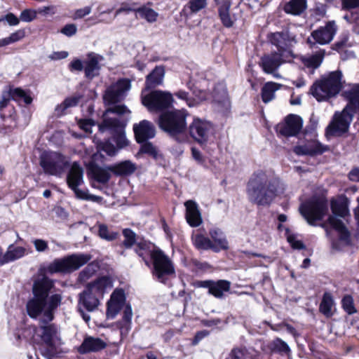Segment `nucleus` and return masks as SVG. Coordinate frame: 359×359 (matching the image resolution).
I'll use <instances>...</instances> for the list:
<instances>
[{
  "label": "nucleus",
  "instance_id": "obj_1",
  "mask_svg": "<svg viewBox=\"0 0 359 359\" xmlns=\"http://www.w3.org/2000/svg\"><path fill=\"white\" fill-rule=\"evenodd\" d=\"M89 254H72L62 258L55 259L47 266L41 269L43 274L33 282L32 297L26 303V312L32 319L43 316V322L48 323L55 318V313L62 301L61 293H53L55 290V280L46 276L48 274L72 273L86 264L90 259Z\"/></svg>",
  "mask_w": 359,
  "mask_h": 359
},
{
  "label": "nucleus",
  "instance_id": "obj_2",
  "mask_svg": "<svg viewBox=\"0 0 359 359\" xmlns=\"http://www.w3.org/2000/svg\"><path fill=\"white\" fill-rule=\"evenodd\" d=\"M282 183L279 177L258 170L250 177L246 184L248 201L257 206L269 207L278 196Z\"/></svg>",
  "mask_w": 359,
  "mask_h": 359
},
{
  "label": "nucleus",
  "instance_id": "obj_3",
  "mask_svg": "<svg viewBox=\"0 0 359 359\" xmlns=\"http://www.w3.org/2000/svg\"><path fill=\"white\" fill-rule=\"evenodd\" d=\"M188 112L185 109H172L161 113L157 124L159 128L179 143L187 142L184 135L187 130V117Z\"/></svg>",
  "mask_w": 359,
  "mask_h": 359
},
{
  "label": "nucleus",
  "instance_id": "obj_4",
  "mask_svg": "<svg viewBox=\"0 0 359 359\" xmlns=\"http://www.w3.org/2000/svg\"><path fill=\"white\" fill-rule=\"evenodd\" d=\"M342 74L341 71L331 72L327 76L316 80L310 88V93L321 102L334 97L341 90Z\"/></svg>",
  "mask_w": 359,
  "mask_h": 359
},
{
  "label": "nucleus",
  "instance_id": "obj_5",
  "mask_svg": "<svg viewBox=\"0 0 359 359\" xmlns=\"http://www.w3.org/2000/svg\"><path fill=\"white\" fill-rule=\"evenodd\" d=\"M152 276L160 283L165 284L168 277L175 276V269L172 261L161 249H158L152 254L150 266Z\"/></svg>",
  "mask_w": 359,
  "mask_h": 359
},
{
  "label": "nucleus",
  "instance_id": "obj_6",
  "mask_svg": "<svg viewBox=\"0 0 359 359\" xmlns=\"http://www.w3.org/2000/svg\"><path fill=\"white\" fill-rule=\"evenodd\" d=\"M328 210L327 200L323 196H313L302 203L299 212L311 226L323 219Z\"/></svg>",
  "mask_w": 359,
  "mask_h": 359
},
{
  "label": "nucleus",
  "instance_id": "obj_7",
  "mask_svg": "<svg viewBox=\"0 0 359 359\" xmlns=\"http://www.w3.org/2000/svg\"><path fill=\"white\" fill-rule=\"evenodd\" d=\"M66 177L68 187L73 191L75 196L81 200L97 201L98 196L89 194L88 189L82 190L79 186L83 184V169L78 161L70 165Z\"/></svg>",
  "mask_w": 359,
  "mask_h": 359
},
{
  "label": "nucleus",
  "instance_id": "obj_8",
  "mask_svg": "<svg viewBox=\"0 0 359 359\" xmlns=\"http://www.w3.org/2000/svg\"><path fill=\"white\" fill-rule=\"evenodd\" d=\"M172 94L168 91L153 90L149 93L142 96V104L150 112L163 113L173 106Z\"/></svg>",
  "mask_w": 359,
  "mask_h": 359
},
{
  "label": "nucleus",
  "instance_id": "obj_9",
  "mask_svg": "<svg viewBox=\"0 0 359 359\" xmlns=\"http://www.w3.org/2000/svg\"><path fill=\"white\" fill-rule=\"evenodd\" d=\"M103 60V57L93 52L87 54V60L82 61L79 58L74 59L68 65L70 72L84 71L86 79L92 80L99 76L101 66L100 62Z\"/></svg>",
  "mask_w": 359,
  "mask_h": 359
},
{
  "label": "nucleus",
  "instance_id": "obj_10",
  "mask_svg": "<svg viewBox=\"0 0 359 359\" xmlns=\"http://www.w3.org/2000/svg\"><path fill=\"white\" fill-rule=\"evenodd\" d=\"M40 165L46 174L60 176L69 168L70 162L62 154L54 152L42 155Z\"/></svg>",
  "mask_w": 359,
  "mask_h": 359
},
{
  "label": "nucleus",
  "instance_id": "obj_11",
  "mask_svg": "<svg viewBox=\"0 0 359 359\" xmlns=\"http://www.w3.org/2000/svg\"><path fill=\"white\" fill-rule=\"evenodd\" d=\"M213 130V124L208 121L194 117L192 122L187 126L189 136L199 146H206Z\"/></svg>",
  "mask_w": 359,
  "mask_h": 359
},
{
  "label": "nucleus",
  "instance_id": "obj_12",
  "mask_svg": "<svg viewBox=\"0 0 359 359\" xmlns=\"http://www.w3.org/2000/svg\"><path fill=\"white\" fill-rule=\"evenodd\" d=\"M303 123V119L300 116L290 114L276 125L274 129L279 137H297L302 130Z\"/></svg>",
  "mask_w": 359,
  "mask_h": 359
},
{
  "label": "nucleus",
  "instance_id": "obj_13",
  "mask_svg": "<svg viewBox=\"0 0 359 359\" xmlns=\"http://www.w3.org/2000/svg\"><path fill=\"white\" fill-rule=\"evenodd\" d=\"M353 114L344 108L341 112H336L332 121L325 129L326 135L341 136L348 131L353 120Z\"/></svg>",
  "mask_w": 359,
  "mask_h": 359
},
{
  "label": "nucleus",
  "instance_id": "obj_14",
  "mask_svg": "<svg viewBox=\"0 0 359 359\" xmlns=\"http://www.w3.org/2000/svg\"><path fill=\"white\" fill-rule=\"evenodd\" d=\"M42 332L41 339L46 345V348L41 351L43 356L47 359H53L57 356V348L55 338L57 337V329L55 324H48L40 327Z\"/></svg>",
  "mask_w": 359,
  "mask_h": 359
},
{
  "label": "nucleus",
  "instance_id": "obj_15",
  "mask_svg": "<svg viewBox=\"0 0 359 359\" xmlns=\"http://www.w3.org/2000/svg\"><path fill=\"white\" fill-rule=\"evenodd\" d=\"M285 53L273 51L270 54L264 55L261 59L259 65L266 74H272L285 62L283 57Z\"/></svg>",
  "mask_w": 359,
  "mask_h": 359
},
{
  "label": "nucleus",
  "instance_id": "obj_16",
  "mask_svg": "<svg viewBox=\"0 0 359 359\" xmlns=\"http://www.w3.org/2000/svg\"><path fill=\"white\" fill-rule=\"evenodd\" d=\"M133 132L137 143L146 142L154 138L156 135L154 125L147 120H142L139 123H135L133 125Z\"/></svg>",
  "mask_w": 359,
  "mask_h": 359
},
{
  "label": "nucleus",
  "instance_id": "obj_17",
  "mask_svg": "<svg viewBox=\"0 0 359 359\" xmlns=\"http://www.w3.org/2000/svg\"><path fill=\"white\" fill-rule=\"evenodd\" d=\"M329 150V147L323 145L317 140L310 141L308 144L304 145L295 146L293 151L297 156H316L322 155Z\"/></svg>",
  "mask_w": 359,
  "mask_h": 359
},
{
  "label": "nucleus",
  "instance_id": "obj_18",
  "mask_svg": "<svg viewBox=\"0 0 359 359\" xmlns=\"http://www.w3.org/2000/svg\"><path fill=\"white\" fill-rule=\"evenodd\" d=\"M158 249L159 248L154 243L141 238L135 245L134 252L141 258L147 266L150 267V259H151L152 254Z\"/></svg>",
  "mask_w": 359,
  "mask_h": 359
},
{
  "label": "nucleus",
  "instance_id": "obj_19",
  "mask_svg": "<svg viewBox=\"0 0 359 359\" xmlns=\"http://www.w3.org/2000/svg\"><path fill=\"white\" fill-rule=\"evenodd\" d=\"M165 74L163 65H156L145 77L143 91L154 90L156 87L163 85Z\"/></svg>",
  "mask_w": 359,
  "mask_h": 359
},
{
  "label": "nucleus",
  "instance_id": "obj_20",
  "mask_svg": "<svg viewBox=\"0 0 359 359\" xmlns=\"http://www.w3.org/2000/svg\"><path fill=\"white\" fill-rule=\"evenodd\" d=\"M327 222L330 227L338 234L339 241L346 246L352 245L351 234L344 223L334 216H330Z\"/></svg>",
  "mask_w": 359,
  "mask_h": 359
},
{
  "label": "nucleus",
  "instance_id": "obj_21",
  "mask_svg": "<svg viewBox=\"0 0 359 359\" xmlns=\"http://www.w3.org/2000/svg\"><path fill=\"white\" fill-rule=\"evenodd\" d=\"M336 32L337 28L334 22L329 21L325 27H321L313 31L311 36L318 43L324 45L332 40Z\"/></svg>",
  "mask_w": 359,
  "mask_h": 359
},
{
  "label": "nucleus",
  "instance_id": "obj_22",
  "mask_svg": "<svg viewBox=\"0 0 359 359\" xmlns=\"http://www.w3.org/2000/svg\"><path fill=\"white\" fill-rule=\"evenodd\" d=\"M100 304L97 295L86 287L79 294L78 306L83 308L88 312H93L95 311L98 308Z\"/></svg>",
  "mask_w": 359,
  "mask_h": 359
},
{
  "label": "nucleus",
  "instance_id": "obj_23",
  "mask_svg": "<svg viewBox=\"0 0 359 359\" xmlns=\"http://www.w3.org/2000/svg\"><path fill=\"white\" fill-rule=\"evenodd\" d=\"M107 347V344L100 338L91 336L86 337L78 347V352L80 354H87L93 352H98Z\"/></svg>",
  "mask_w": 359,
  "mask_h": 359
},
{
  "label": "nucleus",
  "instance_id": "obj_24",
  "mask_svg": "<svg viewBox=\"0 0 359 359\" xmlns=\"http://www.w3.org/2000/svg\"><path fill=\"white\" fill-rule=\"evenodd\" d=\"M186 208L185 217L187 223L191 227L199 226L203 220L198 204L192 200H189L184 203Z\"/></svg>",
  "mask_w": 359,
  "mask_h": 359
},
{
  "label": "nucleus",
  "instance_id": "obj_25",
  "mask_svg": "<svg viewBox=\"0 0 359 359\" xmlns=\"http://www.w3.org/2000/svg\"><path fill=\"white\" fill-rule=\"evenodd\" d=\"M88 176L95 182L102 184H106L111 179L109 170L102 168L94 162L89 163L87 167Z\"/></svg>",
  "mask_w": 359,
  "mask_h": 359
},
{
  "label": "nucleus",
  "instance_id": "obj_26",
  "mask_svg": "<svg viewBox=\"0 0 359 359\" xmlns=\"http://www.w3.org/2000/svg\"><path fill=\"white\" fill-rule=\"evenodd\" d=\"M85 287L96 295L102 297L108 288L113 287V280L109 276H102L87 283Z\"/></svg>",
  "mask_w": 359,
  "mask_h": 359
},
{
  "label": "nucleus",
  "instance_id": "obj_27",
  "mask_svg": "<svg viewBox=\"0 0 359 359\" xmlns=\"http://www.w3.org/2000/svg\"><path fill=\"white\" fill-rule=\"evenodd\" d=\"M107 169L116 177H128L137 170L136 164L130 160H125L107 166Z\"/></svg>",
  "mask_w": 359,
  "mask_h": 359
},
{
  "label": "nucleus",
  "instance_id": "obj_28",
  "mask_svg": "<svg viewBox=\"0 0 359 359\" xmlns=\"http://www.w3.org/2000/svg\"><path fill=\"white\" fill-rule=\"evenodd\" d=\"M4 115H0L2 121L0 133L6 135L18 128V114L15 108H10V111L6 112Z\"/></svg>",
  "mask_w": 359,
  "mask_h": 359
},
{
  "label": "nucleus",
  "instance_id": "obj_29",
  "mask_svg": "<svg viewBox=\"0 0 359 359\" xmlns=\"http://www.w3.org/2000/svg\"><path fill=\"white\" fill-rule=\"evenodd\" d=\"M349 200L344 194H341L337 198L330 201V208L334 215L345 217L349 214Z\"/></svg>",
  "mask_w": 359,
  "mask_h": 359
},
{
  "label": "nucleus",
  "instance_id": "obj_30",
  "mask_svg": "<svg viewBox=\"0 0 359 359\" xmlns=\"http://www.w3.org/2000/svg\"><path fill=\"white\" fill-rule=\"evenodd\" d=\"M123 124L118 118H106L99 124V130L102 133L109 131L113 135L124 129Z\"/></svg>",
  "mask_w": 359,
  "mask_h": 359
},
{
  "label": "nucleus",
  "instance_id": "obj_31",
  "mask_svg": "<svg viewBox=\"0 0 359 359\" xmlns=\"http://www.w3.org/2000/svg\"><path fill=\"white\" fill-rule=\"evenodd\" d=\"M8 90L12 100L19 104L23 102L25 104L28 105L33 101L29 90L26 91L20 87L15 88L13 86H9Z\"/></svg>",
  "mask_w": 359,
  "mask_h": 359
},
{
  "label": "nucleus",
  "instance_id": "obj_32",
  "mask_svg": "<svg viewBox=\"0 0 359 359\" xmlns=\"http://www.w3.org/2000/svg\"><path fill=\"white\" fill-rule=\"evenodd\" d=\"M194 246L198 250H212L219 252V249L214 245L213 242L207 236L197 233L192 238Z\"/></svg>",
  "mask_w": 359,
  "mask_h": 359
},
{
  "label": "nucleus",
  "instance_id": "obj_33",
  "mask_svg": "<svg viewBox=\"0 0 359 359\" xmlns=\"http://www.w3.org/2000/svg\"><path fill=\"white\" fill-rule=\"evenodd\" d=\"M282 85L273 81L266 82L261 89V97L266 104L275 99L276 92L280 89Z\"/></svg>",
  "mask_w": 359,
  "mask_h": 359
},
{
  "label": "nucleus",
  "instance_id": "obj_34",
  "mask_svg": "<svg viewBox=\"0 0 359 359\" xmlns=\"http://www.w3.org/2000/svg\"><path fill=\"white\" fill-rule=\"evenodd\" d=\"M231 283L227 280H213L209 294L217 299H222L224 292H228L231 290Z\"/></svg>",
  "mask_w": 359,
  "mask_h": 359
},
{
  "label": "nucleus",
  "instance_id": "obj_35",
  "mask_svg": "<svg viewBox=\"0 0 359 359\" xmlns=\"http://www.w3.org/2000/svg\"><path fill=\"white\" fill-rule=\"evenodd\" d=\"M209 236L212 238L214 245L219 249V252L229 249L228 241L221 229L218 228L210 229Z\"/></svg>",
  "mask_w": 359,
  "mask_h": 359
},
{
  "label": "nucleus",
  "instance_id": "obj_36",
  "mask_svg": "<svg viewBox=\"0 0 359 359\" xmlns=\"http://www.w3.org/2000/svg\"><path fill=\"white\" fill-rule=\"evenodd\" d=\"M207 5L206 0H190L180 12V15L189 18L193 13H196Z\"/></svg>",
  "mask_w": 359,
  "mask_h": 359
},
{
  "label": "nucleus",
  "instance_id": "obj_37",
  "mask_svg": "<svg viewBox=\"0 0 359 359\" xmlns=\"http://www.w3.org/2000/svg\"><path fill=\"white\" fill-rule=\"evenodd\" d=\"M306 8V0H290L284 6L286 13L294 15L302 14Z\"/></svg>",
  "mask_w": 359,
  "mask_h": 359
},
{
  "label": "nucleus",
  "instance_id": "obj_38",
  "mask_svg": "<svg viewBox=\"0 0 359 359\" xmlns=\"http://www.w3.org/2000/svg\"><path fill=\"white\" fill-rule=\"evenodd\" d=\"M26 254V249L21 246H14L11 244L5 252L4 262L9 263L23 257Z\"/></svg>",
  "mask_w": 359,
  "mask_h": 359
},
{
  "label": "nucleus",
  "instance_id": "obj_39",
  "mask_svg": "<svg viewBox=\"0 0 359 359\" xmlns=\"http://www.w3.org/2000/svg\"><path fill=\"white\" fill-rule=\"evenodd\" d=\"M152 5V2L148 1L146 4L141 6V8L138 10L140 17L149 23L156 22L158 17V13L150 8Z\"/></svg>",
  "mask_w": 359,
  "mask_h": 359
},
{
  "label": "nucleus",
  "instance_id": "obj_40",
  "mask_svg": "<svg viewBox=\"0 0 359 359\" xmlns=\"http://www.w3.org/2000/svg\"><path fill=\"white\" fill-rule=\"evenodd\" d=\"M334 304V299L332 295L327 292H325L319 306V311L326 317H331L332 316V307Z\"/></svg>",
  "mask_w": 359,
  "mask_h": 359
},
{
  "label": "nucleus",
  "instance_id": "obj_41",
  "mask_svg": "<svg viewBox=\"0 0 359 359\" xmlns=\"http://www.w3.org/2000/svg\"><path fill=\"white\" fill-rule=\"evenodd\" d=\"M122 234L124 240L122 242V245L126 249H131L135 246L140 238L136 233L130 228H126L122 230Z\"/></svg>",
  "mask_w": 359,
  "mask_h": 359
},
{
  "label": "nucleus",
  "instance_id": "obj_42",
  "mask_svg": "<svg viewBox=\"0 0 359 359\" xmlns=\"http://www.w3.org/2000/svg\"><path fill=\"white\" fill-rule=\"evenodd\" d=\"M269 348L272 353H278L280 355L289 354L291 351L287 344L280 338H276L272 341L269 345Z\"/></svg>",
  "mask_w": 359,
  "mask_h": 359
},
{
  "label": "nucleus",
  "instance_id": "obj_43",
  "mask_svg": "<svg viewBox=\"0 0 359 359\" xmlns=\"http://www.w3.org/2000/svg\"><path fill=\"white\" fill-rule=\"evenodd\" d=\"M231 5H227L224 6H219L218 8V14L222 24L226 28L233 27L234 22L231 19L230 15V8Z\"/></svg>",
  "mask_w": 359,
  "mask_h": 359
},
{
  "label": "nucleus",
  "instance_id": "obj_44",
  "mask_svg": "<svg viewBox=\"0 0 359 359\" xmlns=\"http://www.w3.org/2000/svg\"><path fill=\"white\" fill-rule=\"evenodd\" d=\"M341 305L344 312L349 316L353 315L358 312L353 297L351 294H344L341 300Z\"/></svg>",
  "mask_w": 359,
  "mask_h": 359
},
{
  "label": "nucleus",
  "instance_id": "obj_45",
  "mask_svg": "<svg viewBox=\"0 0 359 359\" xmlns=\"http://www.w3.org/2000/svg\"><path fill=\"white\" fill-rule=\"evenodd\" d=\"M141 8L140 4L135 0H128L123 2L118 9L116 11L115 15H117L121 13L126 14L130 12H135L138 14V10Z\"/></svg>",
  "mask_w": 359,
  "mask_h": 359
},
{
  "label": "nucleus",
  "instance_id": "obj_46",
  "mask_svg": "<svg viewBox=\"0 0 359 359\" xmlns=\"http://www.w3.org/2000/svg\"><path fill=\"white\" fill-rule=\"evenodd\" d=\"M25 29H18L11 33L9 36L0 39V48L16 43L25 38Z\"/></svg>",
  "mask_w": 359,
  "mask_h": 359
},
{
  "label": "nucleus",
  "instance_id": "obj_47",
  "mask_svg": "<svg viewBox=\"0 0 359 359\" xmlns=\"http://www.w3.org/2000/svg\"><path fill=\"white\" fill-rule=\"evenodd\" d=\"M140 144H141L139 150L140 154H147L155 160H157L161 156V154L158 153L156 147L151 142H149V140Z\"/></svg>",
  "mask_w": 359,
  "mask_h": 359
},
{
  "label": "nucleus",
  "instance_id": "obj_48",
  "mask_svg": "<svg viewBox=\"0 0 359 359\" xmlns=\"http://www.w3.org/2000/svg\"><path fill=\"white\" fill-rule=\"evenodd\" d=\"M283 32H275V33H270L268 35V39L269 41L271 43V44L276 46L278 53H287L289 55H291L290 51H287L286 48H284L280 45V41L283 39Z\"/></svg>",
  "mask_w": 359,
  "mask_h": 359
},
{
  "label": "nucleus",
  "instance_id": "obj_49",
  "mask_svg": "<svg viewBox=\"0 0 359 359\" xmlns=\"http://www.w3.org/2000/svg\"><path fill=\"white\" fill-rule=\"evenodd\" d=\"M98 235L102 239L107 241H112L117 239L119 234L116 231H109L106 224H101L99 225Z\"/></svg>",
  "mask_w": 359,
  "mask_h": 359
},
{
  "label": "nucleus",
  "instance_id": "obj_50",
  "mask_svg": "<svg viewBox=\"0 0 359 359\" xmlns=\"http://www.w3.org/2000/svg\"><path fill=\"white\" fill-rule=\"evenodd\" d=\"M123 305L109 300L107 303L106 315L108 319H114L119 313Z\"/></svg>",
  "mask_w": 359,
  "mask_h": 359
},
{
  "label": "nucleus",
  "instance_id": "obj_51",
  "mask_svg": "<svg viewBox=\"0 0 359 359\" xmlns=\"http://www.w3.org/2000/svg\"><path fill=\"white\" fill-rule=\"evenodd\" d=\"M10 97L8 90H4L2 93V99L0 101V115L5 116L6 112L10 111V108H15L13 106L9 105Z\"/></svg>",
  "mask_w": 359,
  "mask_h": 359
},
{
  "label": "nucleus",
  "instance_id": "obj_52",
  "mask_svg": "<svg viewBox=\"0 0 359 359\" xmlns=\"http://www.w3.org/2000/svg\"><path fill=\"white\" fill-rule=\"evenodd\" d=\"M120 95L119 90L108 89L106 90L103 99L108 104H114L119 101Z\"/></svg>",
  "mask_w": 359,
  "mask_h": 359
},
{
  "label": "nucleus",
  "instance_id": "obj_53",
  "mask_svg": "<svg viewBox=\"0 0 359 359\" xmlns=\"http://www.w3.org/2000/svg\"><path fill=\"white\" fill-rule=\"evenodd\" d=\"M111 301L123 305L126 301V296L123 289H116L111 294Z\"/></svg>",
  "mask_w": 359,
  "mask_h": 359
},
{
  "label": "nucleus",
  "instance_id": "obj_54",
  "mask_svg": "<svg viewBox=\"0 0 359 359\" xmlns=\"http://www.w3.org/2000/svg\"><path fill=\"white\" fill-rule=\"evenodd\" d=\"M36 18V13L34 10L25 9L23 10L20 15V20L23 22H32Z\"/></svg>",
  "mask_w": 359,
  "mask_h": 359
},
{
  "label": "nucleus",
  "instance_id": "obj_55",
  "mask_svg": "<svg viewBox=\"0 0 359 359\" xmlns=\"http://www.w3.org/2000/svg\"><path fill=\"white\" fill-rule=\"evenodd\" d=\"M78 125L86 133H91V128L95 125V122L91 118H81L78 121Z\"/></svg>",
  "mask_w": 359,
  "mask_h": 359
},
{
  "label": "nucleus",
  "instance_id": "obj_56",
  "mask_svg": "<svg viewBox=\"0 0 359 359\" xmlns=\"http://www.w3.org/2000/svg\"><path fill=\"white\" fill-rule=\"evenodd\" d=\"M288 243L290 244L293 249L304 250L306 249V245L301 240H297L294 234L289 235L287 238Z\"/></svg>",
  "mask_w": 359,
  "mask_h": 359
},
{
  "label": "nucleus",
  "instance_id": "obj_57",
  "mask_svg": "<svg viewBox=\"0 0 359 359\" xmlns=\"http://www.w3.org/2000/svg\"><path fill=\"white\" fill-rule=\"evenodd\" d=\"M214 99L218 104H225L228 101V92L226 89H222L221 92L214 90Z\"/></svg>",
  "mask_w": 359,
  "mask_h": 359
},
{
  "label": "nucleus",
  "instance_id": "obj_58",
  "mask_svg": "<svg viewBox=\"0 0 359 359\" xmlns=\"http://www.w3.org/2000/svg\"><path fill=\"white\" fill-rule=\"evenodd\" d=\"M100 149L109 156H114L116 149L115 146L109 140L103 142L100 145Z\"/></svg>",
  "mask_w": 359,
  "mask_h": 359
},
{
  "label": "nucleus",
  "instance_id": "obj_59",
  "mask_svg": "<svg viewBox=\"0 0 359 359\" xmlns=\"http://www.w3.org/2000/svg\"><path fill=\"white\" fill-rule=\"evenodd\" d=\"M114 139L118 148H123L128 145V142L125 136L124 129L114 135Z\"/></svg>",
  "mask_w": 359,
  "mask_h": 359
},
{
  "label": "nucleus",
  "instance_id": "obj_60",
  "mask_svg": "<svg viewBox=\"0 0 359 359\" xmlns=\"http://www.w3.org/2000/svg\"><path fill=\"white\" fill-rule=\"evenodd\" d=\"M76 32V25L73 23L67 24L60 29V32L68 37L75 35Z\"/></svg>",
  "mask_w": 359,
  "mask_h": 359
},
{
  "label": "nucleus",
  "instance_id": "obj_61",
  "mask_svg": "<svg viewBox=\"0 0 359 359\" xmlns=\"http://www.w3.org/2000/svg\"><path fill=\"white\" fill-rule=\"evenodd\" d=\"M322 62V58L319 55H312L311 57H309L306 62L305 65L308 67H312V68H318Z\"/></svg>",
  "mask_w": 359,
  "mask_h": 359
},
{
  "label": "nucleus",
  "instance_id": "obj_62",
  "mask_svg": "<svg viewBox=\"0 0 359 359\" xmlns=\"http://www.w3.org/2000/svg\"><path fill=\"white\" fill-rule=\"evenodd\" d=\"M79 98L77 97H68L62 102L63 109H67L69 107H75L79 103Z\"/></svg>",
  "mask_w": 359,
  "mask_h": 359
},
{
  "label": "nucleus",
  "instance_id": "obj_63",
  "mask_svg": "<svg viewBox=\"0 0 359 359\" xmlns=\"http://www.w3.org/2000/svg\"><path fill=\"white\" fill-rule=\"evenodd\" d=\"M128 111L127 107L124 104L115 105L109 107L106 110V113H112L118 115L124 114Z\"/></svg>",
  "mask_w": 359,
  "mask_h": 359
},
{
  "label": "nucleus",
  "instance_id": "obj_64",
  "mask_svg": "<svg viewBox=\"0 0 359 359\" xmlns=\"http://www.w3.org/2000/svg\"><path fill=\"white\" fill-rule=\"evenodd\" d=\"M342 8L345 11L359 8V0H341Z\"/></svg>",
  "mask_w": 359,
  "mask_h": 359
}]
</instances>
